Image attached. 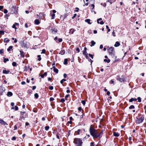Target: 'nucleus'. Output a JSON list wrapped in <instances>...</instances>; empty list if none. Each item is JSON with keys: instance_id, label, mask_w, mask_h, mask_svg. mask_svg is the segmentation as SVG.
Wrapping results in <instances>:
<instances>
[{"instance_id": "09e8293b", "label": "nucleus", "mask_w": 146, "mask_h": 146, "mask_svg": "<svg viewBox=\"0 0 146 146\" xmlns=\"http://www.w3.org/2000/svg\"><path fill=\"white\" fill-rule=\"evenodd\" d=\"M49 88L50 90H52L53 89V86H50L49 87Z\"/></svg>"}, {"instance_id": "393cba45", "label": "nucleus", "mask_w": 146, "mask_h": 146, "mask_svg": "<svg viewBox=\"0 0 146 146\" xmlns=\"http://www.w3.org/2000/svg\"><path fill=\"white\" fill-rule=\"evenodd\" d=\"M9 40L7 38H5L4 40V42H8L9 41Z\"/></svg>"}, {"instance_id": "6ab92c4d", "label": "nucleus", "mask_w": 146, "mask_h": 146, "mask_svg": "<svg viewBox=\"0 0 146 146\" xmlns=\"http://www.w3.org/2000/svg\"><path fill=\"white\" fill-rule=\"evenodd\" d=\"M75 30L73 29H71L70 30L69 33H71L72 34H73L74 32L75 31Z\"/></svg>"}, {"instance_id": "ea45409f", "label": "nucleus", "mask_w": 146, "mask_h": 146, "mask_svg": "<svg viewBox=\"0 0 146 146\" xmlns=\"http://www.w3.org/2000/svg\"><path fill=\"white\" fill-rule=\"evenodd\" d=\"M101 5H103L104 7H105L106 6V4L105 3H101Z\"/></svg>"}, {"instance_id": "c85d7f7f", "label": "nucleus", "mask_w": 146, "mask_h": 146, "mask_svg": "<svg viewBox=\"0 0 146 146\" xmlns=\"http://www.w3.org/2000/svg\"><path fill=\"white\" fill-rule=\"evenodd\" d=\"M23 46L25 48H27L28 47L26 43H25L24 42H23Z\"/></svg>"}, {"instance_id": "72a5a7b5", "label": "nucleus", "mask_w": 146, "mask_h": 146, "mask_svg": "<svg viewBox=\"0 0 146 146\" xmlns=\"http://www.w3.org/2000/svg\"><path fill=\"white\" fill-rule=\"evenodd\" d=\"M35 97L36 98H38V95L37 93H36L34 95Z\"/></svg>"}, {"instance_id": "6e6552de", "label": "nucleus", "mask_w": 146, "mask_h": 146, "mask_svg": "<svg viewBox=\"0 0 146 146\" xmlns=\"http://www.w3.org/2000/svg\"><path fill=\"white\" fill-rule=\"evenodd\" d=\"M102 20V19L101 18H100L99 19H98L97 20V23H100L101 25H103L104 23L103 21H101L100 23L99 22V21L101 20Z\"/></svg>"}, {"instance_id": "f704fd0d", "label": "nucleus", "mask_w": 146, "mask_h": 146, "mask_svg": "<svg viewBox=\"0 0 146 146\" xmlns=\"http://www.w3.org/2000/svg\"><path fill=\"white\" fill-rule=\"evenodd\" d=\"M55 15L54 13H53V14H52V15H51V16H52L51 19H54Z\"/></svg>"}, {"instance_id": "e433bc0d", "label": "nucleus", "mask_w": 146, "mask_h": 146, "mask_svg": "<svg viewBox=\"0 0 146 146\" xmlns=\"http://www.w3.org/2000/svg\"><path fill=\"white\" fill-rule=\"evenodd\" d=\"M49 128V127L48 126H46L45 127V129L46 131H48Z\"/></svg>"}, {"instance_id": "9b49d317", "label": "nucleus", "mask_w": 146, "mask_h": 146, "mask_svg": "<svg viewBox=\"0 0 146 146\" xmlns=\"http://www.w3.org/2000/svg\"><path fill=\"white\" fill-rule=\"evenodd\" d=\"M90 20L89 19H87L85 20V21L88 24L91 25L92 24V23L90 22Z\"/></svg>"}, {"instance_id": "1a4fd4ad", "label": "nucleus", "mask_w": 146, "mask_h": 146, "mask_svg": "<svg viewBox=\"0 0 146 146\" xmlns=\"http://www.w3.org/2000/svg\"><path fill=\"white\" fill-rule=\"evenodd\" d=\"M10 72L9 70H6L5 69H4L3 71V73L4 74H8Z\"/></svg>"}, {"instance_id": "49530a36", "label": "nucleus", "mask_w": 146, "mask_h": 146, "mask_svg": "<svg viewBox=\"0 0 146 146\" xmlns=\"http://www.w3.org/2000/svg\"><path fill=\"white\" fill-rule=\"evenodd\" d=\"M78 110L81 112L82 111V109L81 107H79L78 108Z\"/></svg>"}, {"instance_id": "f03ea898", "label": "nucleus", "mask_w": 146, "mask_h": 146, "mask_svg": "<svg viewBox=\"0 0 146 146\" xmlns=\"http://www.w3.org/2000/svg\"><path fill=\"white\" fill-rule=\"evenodd\" d=\"M136 118V122L138 124L142 123L144 119V115L141 114H139Z\"/></svg>"}, {"instance_id": "4be33fe9", "label": "nucleus", "mask_w": 146, "mask_h": 146, "mask_svg": "<svg viewBox=\"0 0 146 146\" xmlns=\"http://www.w3.org/2000/svg\"><path fill=\"white\" fill-rule=\"evenodd\" d=\"M91 45H90L91 46H94L96 42L93 40H92L91 41Z\"/></svg>"}, {"instance_id": "680f3d73", "label": "nucleus", "mask_w": 146, "mask_h": 146, "mask_svg": "<svg viewBox=\"0 0 146 146\" xmlns=\"http://www.w3.org/2000/svg\"><path fill=\"white\" fill-rule=\"evenodd\" d=\"M76 14H74L73 16L72 17V19H74L76 16Z\"/></svg>"}, {"instance_id": "052dcab7", "label": "nucleus", "mask_w": 146, "mask_h": 146, "mask_svg": "<svg viewBox=\"0 0 146 146\" xmlns=\"http://www.w3.org/2000/svg\"><path fill=\"white\" fill-rule=\"evenodd\" d=\"M63 76L65 78H66L67 77V75L66 74L64 73L63 74Z\"/></svg>"}, {"instance_id": "20e7f679", "label": "nucleus", "mask_w": 146, "mask_h": 146, "mask_svg": "<svg viewBox=\"0 0 146 146\" xmlns=\"http://www.w3.org/2000/svg\"><path fill=\"white\" fill-rule=\"evenodd\" d=\"M27 114L25 111L21 112V115L20 116L19 120H25V119L27 117Z\"/></svg>"}, {"instance_id": "4d7b16f0", "label": "nucleus", "mask_w": 146, "mask_h": 146, "mask_svg": "<svg viewBox=\"0 0 146 146\" xmlns=\"http://www.w3.org/2000/svg\"><path fill=\"white\" fill-rule=\"evenodd\" d=\"M76 10H74V11L75 12H78V10H79V9L78 8V7H76Z\"/></svg>"}, {"instance_id": "338daca9", "label": "nucleus", "mask_w": 146, "mask_h": 146, "mask_svg": "<svg viewBox=\"0 0 146 146\" xmlns=\"http://www.w3.org/2000/svg\"><path fill=\"white\" fill-rule=\"evenodd\" d=\"M17 129V126L16 125H15L14 127V130H16Z\"/></svg>"}, {"instance_id": "4c0bfd02", "label": "nucleus", "mask_w": 146, "mask_h": 146, "mask_svg": "<svg viewBox=\"0 0 146 146\" xmlns=\"http://www.w3.org/2000/svg\"><path fill=\"white\" fill-rule=\"evenodd\" d=\"M46 52V50L45 49H43L42 50V52L41 53V54H44Z\"/></svg>"}, {"instance_id": "c756f323", "label": "nucleus", "mask_w": 146, "mask_h": 146, "mask_svg": "<svg viewBox=\"0 0 146 146\" xmlns=\"http://www.w3.org/2000/svg\"><path fill=\"white\" fill-rule=\"evenodd\" d=\"M53 70L54 72H56V73H58V70L57 68H55L54 69H53Z\"/></svg>"}, {"instance_id": "0e129e2a", "label": "nucleus", "mask_w": 146, "mask_h": 146, "mask_svg": "<svg viewBox=\"0 0 146 146\" xmlns=\"http://www.w3.org/2000/svg\"><path fill=\"white\" fill-rule=\"evenodd\" d=\"M4 121L2 119H0V123H1V124H2V123Z\"/></svg>"}, {"instance_id": "f8f14e48", "label": "nucleus", "mask_w": 146, "mask_h": 146, "mask_svg": "<svg viewBox=\"0 0 146 146\" xmlns=\"http://www.w3.org/2000/svg\"><path fill=\"white\" fill-rule=\"evenodd\" d=\"M137 100V99L136 98H131L129 100V102H132L133 101H136Z\"/></svg>"}, {"instance_id": "dca6fc26", "label": "nucleus", "mask_w": 146, "mask_h": 146, "mask_svg": "<svg viewBox=\"0 0 146 146\" xmlns=\"http://www.w3.org/2000/svg\"><path fill=\"white\" fill-rule=\"evenodd\" d=\"M120 44L118 42H116L114 46L115 47H117L120 45Z\"/></svg>"}, {"instance_id": "5701e85b", "label": "nucleus", "mask_w": 146, "mask_h": 146, "mask_svg": "<svg viewBox=\"0 0 146 146\" xmlns=\"http://www.w3.org/2000/svg\"><path fill=\"white\" fill-rule=\"evenodd\" d=\"M116 1V0H108V1L110 3V4H111L112 3L115 2Z\"/></svg>"}, {"instance_id": "6e6d98bb", "label": "nucleus", "mask_w": 146, "mask_h": 146, "mask_svg": "<svg viewBox=\"0 0 146 146\" xmlns=\"http://www.w3.org/2000/svg\"><path fill=\"white\" fill-rule=\"evenodd\" d=\"M54 100V98H52V97L50 98V101H53Z\"/></svg>"}, {"instance_id": "7c9ffc66", "label": "nucleus", "mask_w": 146, "mask_h": 146, "mask_svg": "<svg viewBox=\"0 0 146 146\" xmlns=\"http://www.w3.org/2000/svg\"><path fill=\"white\" fill-rule=\"evenodd\" d=\"M12 65L13 66H17V63L15 62H13L12 63Z\"/></svg>"}, {"instance_id": "39448f33", "label": "nucleus", "mask_w": 146, "mask_h": 146, "mask_svg": "<svg viewBox=\"0 0 146 146\" xmlns=\"http://www.w3.org/2000/svg\"><path fill=\"white\" fill-rule=\"evenodd\" d=\"M109 54L112 56H114V55L115 52L114 50V48L111 47L109 49Z\"/></svg>"}, {"instance_id": "a211bd4d", "label": "nucleus", "mask_w": 146, "mask_h": 146, "mask_svg": "<svg viewBox=\"0 0 146 146\" xmlns=\"http://www.w3.org/2000/svg\"><path fill=\"white\" fill-rule=\"evenodd\" d=\"M35 23L36 25H38L40 23L39 20L37 19L35 20Z\"/></svg>"}, {"instance_id": "58836bf2", "label": "nucleus", "mask_w": 146, "mask_h": 146, "mask_svg": "<svg viewBox=\"0 0 146 146\" xmlns=\"http://www.w3.org/2000/svg\"><path fill=\"white\" fill-rule=\"evenodd\" d=\"M80 131L81 130L80 129H78V130L77 131H76L78 135H80Z\"/></svg>"}, {"instance_id": "de8ad7c7", "label": "nucleus", "mask_w": 146, "mask_h": 146, "mask_svg": "<svg viewBox=\"0 0 146 146\" xmlns=\"http://www.w3.org/2000/svg\"><path fill=\"white\" fill-rule=\"evenodd\" d=\"M82 103L84 105H85L86 104V102L85 100H82Z\"/></svg>"}, {"instance_id": "cd10ccee", "label": "nucleus", "mask_w": 146, "mask_h": 146, "mask_svg": "<svg viewBox=\"0 0 146 146\" xmlns=\"http://www.w3.org/2000/svg\"><path fill=\"white\" fill-rule=\"evenodd\" d=\"M104 61L105 62H107V63H109L110 62V59H105L104 60Z\"/></svg>"}, {"instance_id": "a878e982", "label": "nucleus", "mask_w": 146, "mask_h": 146, "mask_svg": "<svg viewBox=\"0 0 146 146\" xmlns=\"http://www.w3.org/2000/svg\"><path fill=\"white\" fill-rule=\"evenodd\" d=\"M13 47V46H9L8 48L7 49V50L8 51H9L11 50L12 49V48Z\"/></svg>"}, {"instance_id": "2f4dec72", "label": "nucleus", "mask_w": 146, "mask_h": 146, "mask_svg": "<svg viewBox=\"0 0 146 146\" xmlns=\"http://www.w3.org/2000/svg\"><path fill=\"white\" fill-rule=\"evenodd\" d=\"M83 54L84 55H86L87 54H88L87 53L86 51L84 50L83 52Z\"/></svg>"}, {"instance_id": "a19ab883", "label": "nucleus", "mask_w": 146, "mask_h": 146, "mask_svg": "<svg viewBox=\"0 0 146 146\" xmlns=\"http://www.w3.org/2000/svg\"><path fill=\"white\" fill-rule=\"evenodd\" d=\"M0 34L2 35H3L4 34V31L2 30L0 31Z\"/></svg>"}, {"instance_id": "a18cd8bd", "label": "nucleus", "mask_w": 146, "mask_h": 146, "mask_svg": "<svg viewBox=\"0 0 146 146\" xmlns=\"http://www.w3.org/2000/svg\"><path fill=\"white\" fill-rule=\"evenodd\" d=\"M15 110L16 111L18 110V108L17 106H15Z\"/></svg>"}, {"instance_id": "c03bdc74", "label": "nucleus", "mask_w": 146, "mask_h": 146, "mask_svg": "<svg viewBox=\"0 0 146 146\" xmlns=\"http://www.w3.org/2000/svg\"><path fill=\"white\" fill-rule=\"evenodd\" d=\"M65 101V100L64 98H62L61 99L60 102L62 103H63Z\"/></svg>"}, {"instance_id": "3c124183", "label": "nucleus", "mask_w": 146, "mask_h": 146, "mask_svg": "<svg viewBox=\"0 0 146 146\" xmlns=\"http://www.w3.org/2000/svg\"><path fill=\"white\" fill-rule=\"evenodd\" d=\"M58 41L59 42H61L62 41V39L61 38H59L58 39Z\"/></svg>"}, {"instance_id": "423d86ee", "label": "nucleus", "mask_w": 146, "mask_h": 146, "mask_svg": "<svg viewBox=\"0 0 146 146\" xmlns=\"http://www.w3.org/2000/svg\"><path fill=\"white\" fill-rule=\"evenodd\" d=\"M117 80L119 81L120 82H123L124 81L125 78L124 76H122L121 77L119 76H117Z\"/></svg>"}, {"instance_id": "aec40b11", "label": "nucleus", "mask_w": 146, "mask_h": 146, "mask_svg": "<svg viewBox=\"0 0 146 146\" xmlns=\"http://www.w3.org/2000/svg\"><path fill=\"white\" fill-rule=\"evenodd\" d=\"M20 52L21 56L23 57H24L25 56V55L24 54V52L23 51H21V50L20 51Z\"/></svg>"}, {"instance_id": "412c9836", "label": "nucleus", "mask_w": 146, "mask_h": 146, "mask_svg": "<svg viewBox=\"0 0 146 146\" xmlns=\"http://www.w3.org/2000/svg\"><path fill=\"white\" fill-rule=\"evenodd\" d=\"M3 62L4 63H6L7 62L9 61V59L8 58H6L3 57Z\"/></svg>"}, {"instance_id": "f3484780", "label": "nucleus", "mask_w": 146, "mask_h": 146, "mask_svg": "<svg viewBox=\"0 0 146 146\" xmlns=\"http://www.w3.org/2000/svg\"><path fill=\"white\" fill-rule=\"evenodd\" d=\"M13 95V93L12 92H8L7 93V95L8 96H11Z\"/></svg>"}, {"instance_id": "7ed1b4c3", "label": "nucleus", "mask_w": 146, "mask_h": 146, "mask_svg": "<svg viewBox=\"0 0 146 146\" xmlns=\"http://www.w3.org/2000/svg\"><path fill=\"white\" fill-rule=\"evenodd\" d=\"M74 142L76 146H81L82 142L80 139H74Z\"/></svg>"}, {"instance_id": "e2e57ef3", "label": "nucleus", "mask_w": 146, "mask_h": 146, "mask_svg": "<svg viewBox=\"0 0 146 146\" xmlns=\"http://www.w3.org/2000/svg\"><path fill=\"white\" fill-rule=\"evenodd\" d=\"M90 146H94V143L93 142H92L90 143Z\"/></svg>"}, {"instance_id": "f257e3e1", "label": "nucleus", "mask_w": 146, "mask_h": 146, "mask_svg": "<svg viewBox=\"0 0 146 146\" xmlns=\"http://www.w3.org/2000/svg\"><path fill=\"white\" fill-rule=\"evenodd\" d=\"M89 131L90 135L94 138L100 139L102 135L103 134V132L102 130L100 133H98L96 129L93 128L91 126L89 129Z\"/></svg>"}, {"instance_id": "9d476101", "label": "nucleus", "mask_w": 146, "mask_h": 146, "mask_svg": "<svg viewBox=\"0 0 146 146\" xmlns=\"http://www.w3.org/2000/svg\"><path fill=\"white\" fill-rule=\"evenodd\" d=\"M113 135L115 137H118L119 136V134L117 132H114L113 133Z\"/></svg>"}, {"instance_id": "603ef678", "label": "nucleus", "mask_w": 146, "mask_h": 146, "mask_svg": "<svg viewBox=\"0 0 146 146\" xmlns=\"http://www.w3.org/2000/svg\"><path fill=\"white\" fill-rule=\"evenodd\" d=\"M69 96V95L68 94L66 95L65 96V99L66 100H67V98Z\"/></svg>"}, {"instance_id": "774afa93", "label": "nucleus", "mask_w": 146, "mask_h": 146, "mask_svg": "<svg viewBox=\"0 0 146 146\" xmlns=\"http://www.w3.org/2000/svg\"><path fill=\"white\" fill-rule=\"evenodd\" d=\"M21 84L22 85H25L26 84L25 82L24 81L22 82H21Z\"/></svg>"}, {"instance_id": "5fc2aeb1", "label": "nucleus", "mask_w": 146, "mask_h": 146, "mask_svg": "<svg viewBox=\"0 0 146 146\" xmlns=\"http://www.w3.org/2000/svg\"><path fill=\"white\" fill-rule=\"evenodd\" d=\"M89 56L92 59L93 58V56L92 55L90 54H89Z\"/></svg>"}, {"instance_id": "13d9d810", "label": "nucleus", "mask_w": 146, "mask_h": 146, "mask_svg": "<svg viewBox=\"0 0 146 146\" xmlns=\"http://www.w3.org/2000/svg\"><path fill=\"white\" fill-rule=\"evenodd\" d=\"M91 6L92 7V10L94 9L95 6L93 4H92L91 5Z\"/></svg>"}, {"instance_id": "4468645a", "label": "nucleus", "mask_w": 146, "mask_h": 146, "mask_svg": "<svg viewBox=\"0 0 146 146\" xmlns=\"http://www.w3.org/2000/svg\"><path fill=\"white\" fill-rule=\"evenodd\" d=\"M52 33L54 34H55L56 33L57 31V29H51Z\"/></svg>"}, {"instance_id": "ddd939ff", "label": "nucleus", "mask_w": 146, "mask_h": 146, "mask_svg": "<svg viewBox=\"0 0 146 146\" xmlns=\"http://www.w3.org/2000/svg\"><path fill=\"white\" fill-rule=\"evenodd\" d=\"M65 50H62L60 51V52L59 53V54H61L62 55H64L65 53Z\"/></svg>"}, {"instance_id": "473e14b6", "label": "nucleus", "mask_w": 146, "mask_h": 146, "mask_svg": "<svg viewBox=\"0 0 146 146\" xmlns=\"http://www.w3.org/2000/svg\"><path fill=\"white\" fill-rule=\"evenodd\" d=\"M134 108H135V107L133 105L129 107V109H134Z\"/></svg>"}, {"instance_id": "2eb2a0df", "label": "nucleus", "mask_w": 146, "mask_h": 146, "mask_svg": "<svg viewBox=\"0 0 146 146\" xmlns=\"http://www.w3.org/2000/svg\"><path fill=\"white\" fill-rule=\"evenodd\" d=\"M16 25H18L19 24L17 23H15L12 26V28H13L15 29H17V27H16Z\"/></svg>"}, {"instance_id": "69168bd1", "label": "nucleus", "mask_w": 146, "mask_h": 146, "mask_svg": "<svg viewBox=\"0 0 146 146\" xmlns=\"http://www.w3.org/2000/svg\"><path fill=\"white\" fill-rule=\"evenodd\" d=\"M88 54H87L86 55H85V57H86V59H87L88 60L90 58L88 57Z\"/></svg>"}, {"instance_id": "bb28decb", "label": "nucleus", "mask_w": 146, "mask_h": 146, "mask_svg": "<svg viewBox=\"0 0 146 146\" xmlns=\"http://www.w3.org/2000/svg\"><path fill=\"white\" fill-rule=\"evenodd\" d=\"M47 73L46 72H45L43 74H41L40 75V76L42 78H43L44 77V76H46L47 75Z\"/></svg>"}, {"instance_id": "864d4df0", "label": "nucleus", "mask_w": 146, "mask_h": 146, "mask_svg": "<svg viewBox=\"0 0 146 146\" xmlns=\"http://www.w3.org/2000/svg\"><path fill=\"white\" fill-rule=\"evenodd\" d=\"M3 49H1L0 50V53L1 54L3 53Z\"/></svg>"}, {"instance_id": "8fccbe9b", "label": "nucleus", "mask_w": 146, "mask_h": 146, "mask_svg": "<svg viewBox=\"0 0 146 146\" xmlns=\"http://www.w3.org/2000/svg\"><path fill=\"white\" fill-rule=\"evenodd\" d=\"M8 12V11L7 10V9H5L4 10V13H5V14H6Z\"/></svg>"}, {"instance_id": "c9c22d12", "label": "nucleus", "mask_w": 146, "mask_h": 146, "mask_svg": "<svg viewBox=\"0 0 146 146\" xmlns=\"http://www.w3.org/2000/svg\"><path fill=\"white\" fill-rule=\"evenodd\" d=\"M66 80L65 79H63L62 80H61V81H60V83L61 84H62L64 82V81H66Z\"/></svg>"}, {"instance_id": "b1692460", "label": "nucleus", "mask_w": 146, "mask_h": 146, "mask_svg": "<svg viewBox=\"0 0 146 146\" xmlns=\"http://www.w3.org/2000/svg\"><path fill=\"white\" fill-rule=\"evenodd\" d=\"M63 64H68V60L67 59H65L63 62Z\"/></svg>"}, {"instance_id": "bf43d9fd", "label": "nucleus", "mask_w": 146, "mask_h": 146, "mask_svg": "<svg viewBox=\"0 0 146 146\" xmlns=\"http://www.w3.org/2000/svg\"><path fill=\"white\" fill-rule=\"evenodd\" d=\"M76 51H77L78 52H79L80 51L79 48H77L76 49Z\"/></svg>"}, {"instance_id": "0eeeda50", "label": "nucleus", "mask_w": 146, "mask_h": 146, "mask_svg": "<svg viewBox=\"0 0 146 146\" xmlns=\"http://www.w3.org/2000/svg\"><path fill=\"white\" fill-rule=\"evenodd\" d=\"M4 91V88L1 86H0V95H2V93Z\"/></svg>"}, {"instance_id": "79ce46f5", "label": "nucleus", "mask_w": 146, "mask_h": 146, "mask_svg": "<svg viewBox=\"0 0 146 146\" xmlns=\"http://www.w3.org/2000/svg\"><path fill=\"white\" fill-rule=\"evenodd\" d=\"M16 137L15 136L13 137L11 139V140L13 141H15L16 140Z\"/></svg>"}, {"instance_id": "37998d69", "label": "nucleus", "mask_w": 146, "mask_h": 146, "mask_svg": "<svg viewBox=\"0 0 146 146\" xmlns=\"http://www.w3.org/2000/svg\"><path fill=\"white\" fill-rule=\"evenodd\" d=\"M137 100H138V102H141V99L140 97H138V98Z\"/></svg>"}]
</instances>
